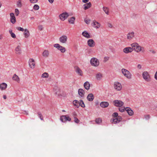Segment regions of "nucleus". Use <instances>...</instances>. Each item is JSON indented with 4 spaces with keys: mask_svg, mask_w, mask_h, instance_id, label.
Masks as SVG:
<instances>
[{
    "mask_svg": "<svg viewBox=\"0 0 157 157\" xmlns=\"http://www.w3.org/2000/svg\"><path fill=\"white\" fill-rule=\"evenodd\" d=\"M131 46L133 48V50H134L137 53L140 52L144 53L145 51L144 47L140 46L137 43H134L131 45Z\"/></svg>",
    "mask_w": 157,
    "mask_h": 157,
    "instance_id": "f257e3e1",
    "label": "nucleus"
},
{
    "mask_svg": "<svg viewBox=\"0 0 157 157\" xmlns=\"http://www.w3.org/2000/svg\"><path fill=\"white\" fill-rule=\"evenodd\" d=\"M142 76L144 80L147 82H149L151 80L150 75L147 71H144L142 73Z\"/></svg>",
    "mask_w": 157,
    "mask_h": 157,
    "instance_id": "f03ea898",
    "label": "nucleus"
},
{
    "mask_svg": "<svg viewBox=\"0 0 157 157\" xmlns=\"http://www.w3.org/2000/svg\"><path fill=\"white\" fill-rule=\"evenodd\" d=\"M121 71L123 74L126 78L129 79L132 78V74L129 71L124 68L122 69Z\"/></svg>",
    "mask_w": 157,
    "mask_h": 157,
    "instance_id": "7ed1b4c3",
    "label": "nucleus"
},
{
    "mask_svg": "<svg viewBox=\"0 0 157 157\" xmlns=\"http://www.w3.org/2000/svg\"><path fill=\"white\" fill-rule=\"evenodd\" d=\"M90 63L91 66L94 67H97L100 64L99 60L97 58L93 57L90 60Z\"/></svg>",
    "mask_w": 157,
    "mask_h": 157,
    "instance_id": "20e7f679",
    "label": "nucleus"
},
{
    "mask_svg": "<svg viewBox=\"0 0 157 157\" xmlns=\"http://www.w3.org/2000/svg\"><path fill=\"white\" fill-rule=\"evenodd\" d=\"M54 47L57 50L60 51L62 53H64L66 51V49L65 47L60 45L59 44L56 43L53 45Z\"/></svg>",
    "mask_w": 157,
    "mask_h": 157,
    "instance_id": "39448f33",
    "label": "nucleus"
},
{
    "mask_svg": "<svg viewBox=\"0 0 157 157\" xmlns=\"http://www.w3.org/2000/svg\"><path fill=\"white\" fill-rule=\"evenodd\" d=\"M67 39L68 37L67 36L63 35L59 38V40L60 43L65 44L67 43Z\"/></svg>",
    "mask_w": 157,
    "mask_h": 157,
    "instance_id": "423d86ee",
    "label": "nucleus"
},
{
    "mask_svg": "<svg viewBox=\"0 0 157 157\" xmlns=\"http://www.w3.org/2000/svg\"><path fill=\"white\" fill-rule=\"evenodd\" d=\"M114 87L115 90L117 91L121 90L122 88L121 83L118 82H114Z\"/></svg>",
    "mask_w": 157,
    "mask_h": 157,
    "instance_id": "0eeeda50",
    "label": "nucleus"
},
{
    "mask_svg": "<svg viewBox=\"0 0 157 157\" xmlns=\"http://www.w3.org/2000/svg\"><path fill=\"white\" fill-rule=\"evenodd\" d=\"M29 67L32 69L35 67V62L33 58H30L29 61Z\"/></svg>",
    "mask_w": 157,
    "mask_h": 157,
    "instance_id": "6e6552de",
    "label": "nucleus"
},
{
    "mask_svg": "<svg viewBox=\"0 0 157 157\" xmlns=\"http://www.w3.org/2000/svg\"><path fill=\"white\" fill-rule=\"evenodd\" d=\"M113 103L114 105L117 107H120L124 104V103L122 101L117 100L114 101Z\"/></svg>",
    "mask_w": 157,
    "mask_h": 157,
    "instance_id": "1a4fd4ad",
    "label": "nucleus"
},
{
    "mask_svg": "<svg viewBox=\"0 0 157 157\" xmlns=\"http://www.w3.org/2000/svg\"><path fill=\"white\" fill-rule=\"evenodd\" d=\"M60 120L63 122H65L67 121H70L71 119L68 115H63L60 117Z\"/></svg>",
    "mask_w": 157,
    "mask_h": 157,
    "instance_id": "9d476101",
    "label": "nucleus"
},
{
    "mask_svg": "<svg viewBox=\"0 0 157 157\" xmlns=\"http://www.w3.org/2000/svg\"><path fill=\"white\" fill-rule=\"evenodd\" d=\"M122 119V117L121 116H118L117 117L114 118L113 119H111L110 120V121L112 123L116 124L118 123Z\"/></svg>",
    "mask_w": 157,
    "mask_h": 157,
    "instance_id": "9b49d317",
    "label": "nucleus"
},
{
    "mask_svg": "<svg viewBox=\"0 0 157 157\" xmlns=\"http://www.w3.org/2000/svg\"><path fill=\"white\" fill-rule=\"evenodd\" d=\"M69 16L68 13L66 12L63 13L59 15V17L60 20L64 21Z\"/></svg>",
    "mask_w": 157,
    "mask_h": 157,
    "instance_id": "f8f14e48",
    "label": "nucleus"
},
{
    "mask_svg": "<svg viewBox=\"0 0 157 157\" xmlns=\"http://www.w3.org/2000/svg\"><path fill=\"white\" fill-rule=\"evenodd\" d=\"M135 33L134 32H129L127 35V38L129 40H131L135 37Z\"/></svg>",
    "mask_w": 157,
    "mask_h": 157,
    "instance_id": "ddd939ff",
    "label": "nucleus"
},
{
    "mask_svg": "<svg viewBox=\"0 0 157 157\" xmlns=\"http://www.w3.org/2000/svg\"><path fill=\"white\" fill-rule=\"evenodd\" d=\"M133 51L132 47H127L123 49V52L126 53L128 54L132 52Z\"/></svg>",
    "mask_w": 157,
    "mask_h": 157,
    "instance_id": "4468645a",
    "label": "nucleus"
},
{
    "mask_svg": "<svg viewBox=\"0 0 157 157\" xmlns=\"http://www.w3.org/2000/svg\"><path fill=\"white\" fill-rule=\"evenodd\" d=\"M15 53L17 54L20 55L21 54L22 51L20 44L18 45L15 48Z\"/></svg>",
    "mask_w": 157,
    "mask_h": 157,
    "instance_id": "2eb2a0df",
    "label": "nucleus"
},
{
    "mask_svg": "<svg viewBox=\"0 0 157 157\" xmlns=\"http://www.w3.org/2000/svg\"><path fill=\"white\" fill-rule=\"evenodd\" d=\"M88 45L90 47H93L95 45L94 41L91 39H89L87 41Z\"/></svg>",
    "mask_w": 157,
    "mask_h": 157,
    "instance_id": "dca6fc26",
    "label": "nucleus"
},
{
    "mask_svg": "<svg viewBox=\"0 0 157 157\" xmlns=\"http://www.w3.org/2000/svg\"><path fill=\"white\" fill-rule=\"evenodd\" d=\"M10 21L12 24H14L16 22V19L14 13H10Z\"/></svg>",
    "mask_w": 157,
    "mask_h": 157,
    "instance_id": "f3484780",
    "label": "nucleus"
},
{
    "mask_svg": "<svg viewBox=\"0 0 157 157\" xmlns=\"http://www.w3.org/2000/svg\"><path fill=\"white\" fill-rule=\"evenodd\" d=\"M103 78V74L101 72H98L95 75V78L97 80L100 81Z\"/></svg>",
    "mask_w": 157,
    "mask_h": 157,
    "instance_id": "a211bd4d",
    "label": "nucleus"
},
{
    "mask_svg": "<svg viewBox=\"0 0 157 157\" xmlns=\"http://www.w3.org/2000/svg\"><path fill=\"white\" fill-rule=\"evenodd\" d=\"M75 71L80 76H82V70L78 66H75Z\"/></svg>",
    "mask_w": 157,
    "mask_h": 157,
    "instance_id": "6ab92c4d",
    "label": "nucleus"
},
{
    "mask_svg": "<svg viewBox=\"0 0 157 157\" xmlns=\"http://www.w3.org/2000/svg\"><path fill=\"white\" fill-rule=\"evenodd\" d=\"M92 24L94 28L96 29L99 28L101 26V24L96 21H94Z\"/></svg>",
    "mask_w": 157,
    "mask_h": 157,
    "instance_id": "aec40b11",
    "label": "nucleus"
},
{
    "mask_svg": "<svg viewBox=\"0 0 157 157\" xmlns=\"http://www.w3.org/2000/svg\"><path fill=\"white\" fill-rule=\"evenodd\" d=\"M85 92L84 90L82 89H79L78 90V94L80 98H83L84 96Z\"/></svg>",
    "mask_w": 157,
    "mask_h": 157,
    "instance_id": "412c9836",
    "label": "nucleus"
},
{
    "mask_svg": "<svg viewBox=\"0 0 157 157\" xmlns=\"http://www.w3.org/2000/svg\"><path fill=\"white\" fill-rule=\"evenodd\" d=\"M7 86V84L3 82L0 84V89L2 90H5Z\"/></svg>",
    "mask_w": 157,
    "mask_h": 157,
    "instance_id": "4be33fe9",
    "label": "nucleus"
},
{
    "mask_svg": "<svg viewBox=\"0 0 157 157\" xmlns=\"http://www.w3.org/2000/svg\"><path fill=\"white\" fill-rule=\"evenodd\" d=\"M94 95L92 93L89 94L87 97L88 100L90 101H92L94 100Z\"/></svg>",
    "mask_w": 157,
    "mask_h": 157,
    "instance_id": "5701e85b",
    "label": "nucleus"
},
{
    "mask_svg": "<svg viewBox=\"0 0 157 157\" xmlns=\"http://www.w3.org/2000/svg\"><path fill=\"white\" fill-rule=\"evenodd\" d=\"M23 33L25 37V38H28L30 36V33L29 31L27 29H24Z\"/></svg>",
    "mask_w": 157,
    "mask_h": 157,
    "instance_id": "b1692460",
    "label": "nucleus"
},
{
    "mask_svg": "<svg viewBox=\"0 0 157 157\" xmlns=\"http://www.w3.org/2000/svg\"><path fill=\"white\" fill-rule=\"evenodd\" d=\"M82 35L84 37L87 38L91 37V36L86 31H84L82 33Z\"/></svg>",
    "mask_w": 157,
    "mask_h": 157,
    "instance_id": "393cba45",
    "label": "nucleus"
},
{
    "mask_svg": "<svg viewBox=\"0 0 157 157\" xmlns=\"http://www.w3.org/2000/svg\"><path fill=\"white\" fill-rule=\"evenodd\" d=\"M100 106L101 107L105 108L107 107L109 105V103L107 102H102L100 103Z\"/></svg>",
    "mask_w": 157,
    "mask_h": 157,
    "instance_id": "a878e982",
    "label": "nucleus"
},
{
    "mask_svg": "<svg viewBox=\"0 0 157 157\" xmlns=\"http://www.w3.org/2000/svg\"><path fill=\"white\" fill-rule=\"evenodd\" d=\"M126 111L130 116H132L134 114L133 111L130 108L126 107Z\"/></svg>",
    "mask_w": 157,
    "mask_h": 157,
    "instance_id": "bb28decb",
    "label": "nucleus"
},
{
    "mask_svg": "<svg viewBox=\"0 0 157 157\" xmlns=\"http://www.w3.org/2000/svg\"><path fill=\"white\" fill-rule=\"evenodd\" d=\"M49 55V52L48 50H45L42 53V56L43 57L47 58L48 57Z\"/></svg>",
    "mask_w": 157,
    "mask_h": 157,
    "instance_id": "cd10ccee",
    "label": "nucleus"
},
{
    "mask_svg": "<svg viewBox=\"0 0 157 157\" xmlns=\"http://www.w3.org/2000/svg\"><path fill=\"white\" fill-rule=\"evenodd\" d=\"M91 2H89L88 3L85 4L83 5L84 9L85 10H86L91 7Z\"/></svg>",
    "mask_w": 157,
    "mask_h": 157,
    "instance_id": "c85d7f7f",
    "label": "nucleus"
},
{
    "mask_svg": "<svg viewBox=\"0 0 157 157\" xmlns=\"http://www.w3.org/2000/svg\"><path fill=\"white\" fill-rule=\"evenodd\" d=\"M75 17H72L68 19V21L69 23L72 24H74L75 21Z\"/></svg>",
    "mask_w": 157,
    "mask_h": 157,
    "instance_id": "c756f323",
    "label": "nucleus"
},
{
    "mask_svg": "<svg viewBox=\"0 0 157 157\" xmlns=\"http://www.w3.org/2000/svg\"><path fill=\"white\" fill-rule=\"evenodd\" d=\"M54 91L55 93L58 96L60 95V90L58 88L56 87V88L54 89Z\"/></svg>",
    "mask_w": 157,
    "mask_h": 157,
    "instance_id": "7c9ffc66",
    "label": "nucleus"
},
{
    "mask_svg": "<svg viewBox=\"0 0 157 157\" xmlns=\"http://www.w3.org/2000/svg\"><path fill=\"white\" fill-rule=\"evenodd\" d=\"M84 86L85 89L87 90H88L90 87V84L89 82H86L84 84Z\"/></svg>",
    "mask_w": 157,
    "mask_h": 157,
    "instance_id": "2f4dec72",
    "label": "nucleus"
},
{
    "mask_svg": "<svg viewBox=\"0 0 157 157\" xmlns=\"http://www.w3.org/2000/svg\"><path fill=\"white\" fill-rule=\"evenodd\" d=\"M13 79L17 82H19L20 79L18 77L16 74L14 75L13 77Z\"/></svg>",
    "mask_w": 157,
    "mask_h": 157,
    "instance_id": "473e14b6",
    "label": "nucleus"
},
{
    "mask_svg": "<svg viewBox=\"0 0 157 157\" xmlns=\"http://www.w3.org/2000/svg\"><path fill=\"white\" fill-rule=\"evenodd\" d=\"M73 103L74 105L76 106L78 108L79 107V101L78 100H74Z\"/></svg>",
    "mask_w": 157,
    "mask_h": 157,
    "instance_id": "72a5a7b5",
    "label": "nucleus"
},
{
    "mask_svg": "<svg viewBox=\"0 0 157 157\" xmlns=\"http://www.w3.org/2000/svg\"><path fill=\"white\" fill-rule=\"evenodd\" d=\"M103 11L105 12V13L107 15L109 14V9L105 7H104L103 8Z\"/></svg>",
    "mask_w": 157,
    "mask_h": 157,
    "instance_id": "f704fd0d",
    "label": "nucleus"
},
{
    "mask_svg": "<svg viewBox=\"0 0 157 157\" xmlns=\"http://www.w3.org/2000/svg\"><path fill=\"white\" fill-rule=\"evenodd\" d=\"M49 76V75L47 72H44L41 75V77L42 78H48Z\"/></svg>",
    "mask_w": 157,
    "mask_h": 157,
    "instance_id": "c9c22d12",
    "label": "nucleus"
},
{
    "mask_svg": "<svg viewBox=\"0 0 157 157\" xmlns=\"http://www.w3.org/2000/svg\"><path fill=\"white\" fill-rule=\"evenodd\" d=\"M17 6L18 7L21 8L22 6V4L21 0H19L17 2Z\"/></svg>",
    "mask_w": 157,
    "mask_h": 157,
    "instance_id": "e433bc0d",
    "label": "nucleus"
},
{
    "mask_svg": "<svg viewBox=\"0 0 157 157\" xmlns=\"http://www.w3.org/2000/svg\"><path fill=\"white\" fill-rule=\"evenodd\" d=\"M119 110L121 112H123L125 110H126V107L125 108L124 107H120L119 109Z\"/></svg>",
    "mask_w": 157,
    "mask_h": 157,
    "instance_id": "4c0bfd02",
    "label": "nucleus"
},
{
    "mask_svg": "<svg viewBox=\"0 0 157 157\" xmlns=\"http://www.w3.org/2000/svg\"><path fill=\"white\" fill-rule=\"evenodd\" d=\"M84 108L85 107V104L82 100H81L79 101V106Z\"/></svg>",
    "mask_w": 157,
    "mask_h": 157,
    "instance_id": "58836bf2",
    "label": "nucleus"
},
{
    "mask_svg": "<svg viewBox=\"0 0 157 157\" xmlns=\"http://www.w3.org/2000/svg\"><path fill=\"white\" fill-rule=\"evenodd\" d=\"M95 121L96 123L99 124L102 122L101 119V118H99L96 119Z\"/></svg>",
    "mask_w": 157,
    "mask_h": 157,
    "instance_id": "ea45409f",
    "label": "nucleus"
},
{
    "mask_svg": "<svg viewBox=\"0 0 157 157\" xmlns=\"http://www.w3.org/2000/svg\"><path fill=\"white\" fill-rule=\"evenodd\" d=\"M20 12L17 9H16L15 10V14L16 16H18Z\"/></svg>",
    "mask_w": 157,
    "mask_h": 157,
    "instance_id": "a19ab883",
    "label": "nucleus"
},
{
    "mask_svg": "<svg viewBox=\"0 0 157 157\" xmlns=\"http://www.w3.org/2000/svg\"><path fill=\"white\" fill-rule=\"evenodd\" d=\"M33 8L34 10H37L39 9V7L38 5L35 4L34 5Z\"/></svg>",
    "mask_w": 157,
    "mask_h": 157,
    "instance_id": "79ce46f5",
    "label": "nucleus"
},
{
    "mask_svg": "<svg viewBox=\"0 0 157 157\" xmlns=\"http://www.w3.org/2000/svg\"><path fill=\"white\" fill-rule=\"evenodd\" d=\"M84 21L86 24H88L90 23L91 20L89 19H84Z\"/></svg>",
    "mask_w": 157,
    "mask_h": 157,
    "instance_id": "37998d69",
    "label": "nucleus"
},
{
    "mask_svg": "<svg viewBox=\"0 0 157 157\" xmlns=\"http://www.w3.org/2000/svg\"><path fill=\"white\" fill-rule=\"evenodd\" d=\"M74 121L76 123H78L79 122V120L76 117H74Z\"/></svg>",
    "mask_w": 157,
    "mask_h": 157,
    "instance_id": "c03bdc74",
    "label": "nucleus"
},
{
    "mask_svg": "<svg viewBox=\"0 0 157 157\" xmlns=\"http://www.w3.org/2000/svg\"><path fill=\"white\" fill-rule=\"evenodd\" d=\"M109 59V57L108 56H106L104 58L103 62H106L108 61Z\"/></svg>",
    "mask_w": 157,
    "mask_h": 157,
    "instance_id": "a18cd8bd",
    "label": "nucleus"
},
{
    "mask_svg": "<svg viewBox=\"0 0 157 157\" xmlns=\"http://www.w3.org/2000/svg\"><path fill=\"white\" fill-rule=\"evenodd\" d=\"M38 0H29L30 2L32 3H36Z\"/></svg>",
    "mask_w": 157,
    "mask_h": 157,
    "instance_id": "49530a36",
    "label": "nucleus"
},
{
    "mask_svg": "<svg viewBox=\"0 0 157 157\" xmlns=\"http://www.w3.org/2000/svg\"><path fill=\"white\" fill-rule=\"evenodd\" d=\"M114 117H118V113H114L112 115Z\"/></svg>",
    "mask_w": 157,
    "mask_h": 157,
    "instance_id": "de8ad7c7",
    "label": "nucleus"
},
{
    "mask_svg": "<svg viewBox=\"0 0 157 157\" xmlns=\"http://www.w3.org/2000/svg\"><path fill=\"white\" fill-rule=\"evenodd\" d=\"M17 29L18 30H19L21 31H23L24 30V29L21 27H17Z\"/></svg>",
    "mask_w": 157,
    "mask_h": 157,
    "instance_id": "09e8293b",
    "label": "nucleus"
},
{
    "mask_svg": "<svg viewBox=\"0 0 157 157\" xmlns=\"http://www.w3.org/2000/svg\"><path fill=\"white\" fill-rule=\"evenodd\" d=\"M38 116L39 117H40V119L41 120H43V117L42 115V114L41 113H38Z\"/></svg>",
    "mask_w": 157,
    "mask_h": 157,
    "instance_id": "8fccbe9b",
    "label": "nucleus"
},
{
    "mask_svg": "<svg viewBox=\"0 0 157 157\" xmlns=\"http://www.w3.org/2000/svg\"><path fill=\"white\" fill-rule=\"evenodd\" d=\"M38 29L40 31H41L43 29V27L42 25H40L38 26Z\"/></svg>",
    "mask_w": 157,
    "mask_h": 157,
    "instance_id": "3c124183",
    "label": "nucleus"
},
{
    "mask_svg": "<svg viewBox=\"0 0 157 157\" xmlns=\"http://www.w3.org/2000/svg\"><path fill=\"white\" fill-rule=\"evenodd\" d=\"M107 25L108 27L110 28H112L113 27V25L112 24L109 23H108Z\"/></svg>",
    "mask_w": 157,
    "mask_h": 157,
    "instance_id": "603ef678",
    "label": "nucleus"
},
{
    "mask_svg": "<svg viewBox=\"0 0 157 157\" xmlns=\"http://www.w3.org/2000/svg\"><path fill=\"white\" fill-rule=\"evenodd\" d=\"M10 35L13 38H15L16 37V35L14 33L11 34Z\"/></svg>",
    "mask_w": 157,
    "mask_h": 157,
    "instance_id": "864d4df0",
    "label": "nucleus"
},
{
    "mask_svg": "<svg viewBox=\"0 0 157 157\" xmlns=\"http://www.w3.org/2000/svg\"><path fill=\"white\" fill-rule=\"evenodd\" d=\"M154 78L156 80H157V71H156L154 75Z\"/></svg>",
    "mask_w": 157,
    "mask_h": 157,
    "instance_id": "5fc2aeb1",
    "label": "nucleus"
},
{
    "mask_svg": "<svg viewBox=\"0 0 157 157\" xmlns=\"http://www.w3.org/2000/svg\"><path fill=\"white\" fill-rule=\"evenodd\" d=\"M137 68L139 69H140L142 68V66L140 64H138L137 66Z\"/></svg>",
    "mask_w": 157,
    "mask_h": 157,
    "instance_id": "6e6d98bb",
    "label": "nucleus"
},
{
    "mask_svg": "<svg viewBox=\"0 0 157 157\" xmlns=\"http://www.w3.org/2000/svg\"><path fill=\"white\" fill-rule=\"evenodd\" d=\"M144 117H145V118L146 119H148L150 118V116L149 115H145V116H144Z\"/></svg>",
    "mask_w": 157,
    "mask_h": 157,
    "instance_id": "4d7b16f0",
    "label": "nucleus"
},
{
    "mask_svg": "<svg viewBox=\"0 0 157 157\" xmlns=\"http://www.w3.org/2000/svg\"><path fill=\"white\" fill-rule=\"evenodd\" d=\"M89 0H82L83 2L84 3H86L89 2Z\"/></svg>",
    "mask_w": 157,
    "mask_h": 157,
    "instance_id": "13d9d810",
    "label": "nucleus"
},
{
    "mask_svg": "<svg viewBox=\"0 0 157 157\" xmlns=\"http://www.w3.org/2000/svg\"><path fill=\"white\" fill-rule=\"evenodd\" d=\"M48 1L50 3L52 4L53 3L54 0H48Z\"/></svg>",
    "mask_w": 157,
    "mask_h": 157,
    "instance_id": "bf43d9fd",
    "label": "nucleus"
},
{
    "mask_svg": "<svg viewBox=\"0 0 157 157\" xmlns=\"http://www.w3.org/2000/svg\"><path fill=\"white\" fill-rule=\"evenodd\" d=\"M3 98L4 99H6L7 98L6 96V95H3Z\"/></svg>",
    "mask_w": 157,
    "mask_h": 157,
    "instance_id": "052dcab7",
    "label": "nucleus"
},
{
    "mask_svg": "<svg viewBox=\"0 0 157 157\" xmlns=\"http://www.w3.org/2000/svg\"><path fill=\"white\" fill-rule=\"evenodd\" d=\"M9 33L10 34H11L12 33H13L12 32V30H11V29L9 30Z\"/></svg>",
    "mask_w": 157,
    "mask_h": 157,
    "instance_id": "680f3d73",
    "label": "nucleus"
},
{
    "mask_svg": "<svg viewBox=\"0 0 157 157\" xmlns=\"http://www.w3.org/2000/svg\"><path fill=\"white\" fill-rule=\"evenodd\" d=\"M1 6H2V4L1 3H0V8L1 7Z\"/></svg>",
    "mask_w": 157,
    "mask_h": 157,
    "instance_id": "e2e57ef3",
    "label": "nucleus"
},
{
    "mask_svg": "<svg viewBox=\"0 0 157 157\" xmlns=\"http://www.w3.org/2000/svg\"><path fill=\"white\" fill-rule=\"evenodd\" d=\"M74 114L75 115H76V113H74Z\"/></svg>",
    "mask_w": 157,
    "mask_h": 157,
    "instance_id": "0e129e2a",
    "label": "nucleus"
},
{
    "mask_svg": "<svg viewBox=\"0 0 157 157\" xmlns=\"http://www.w3.org/2000/svg\"><path fill=\"white\" fill-rule=\"evenodd\" d=\"M34 19V17H31V19Z\"/></svg>",
    "mask_w": 157,
    "mask_h": 157,
    "instance_id": "69168bd1",
    "label": "nucleus"
},
{
    "mask_svg": "<svg viewBox=\"0 0 157 157\" xmlns=\"http://www.w3.org/2000/svg\"><path fill=\"white\" fill-rule=\"evenodd\" d=\"M62 111L63 112H65V110H63Z\"/></svg>",
    "mask_w": 157,
    "mask_h": 157,
    "instance_id": "338daca9",
    "label": "nucleus"
}]
</instances>
